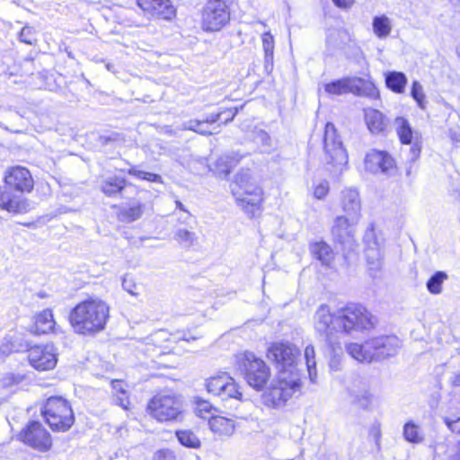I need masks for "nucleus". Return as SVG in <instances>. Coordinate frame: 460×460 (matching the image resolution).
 Wrapping results in <instances>:
<instances>
[{
  "label": "nucleus",
  "instance_id": "nucleus-1",
  "mask_svg": "<svg viewBox=\"0 0 460 460\" xmlns=\"http://www.w3.org/2000/svg\"><path fill=\"white\" fill-rule=\"evenodd\" d=\"M377 319L364 305L349 303L331 312L326 304L321 305L314 314V327L319 339L324 342L328 353L332 356L331 367L336 363V357L342 353L341 334L373 330Z\"/></svg>",
  "mask_w": 460,
  "mask_h": 460
},
{
  "label": "nucleus",
  "instance_id": "nucleus-2",
  "mask_svg": "<svg viewBox=\"0 0 460 460\" xmlns=\"http://www.w3.org/2000/svg\"><path fill=\"white\" fill-rule=\"evenodd\" d=\"M110 317V307L99 298H88L78 303L68 316L75 333L93 335L102 331Z\"/></svg>",
  "mask_w": 460,
  "mask_h": 460
},
{
  "label": "nucleus",
  "instance_id": "nucleus-3",
  "mask_svg": "<svg viewBox=\"0 0 460 460\" xmlns=\"http://www.w3.org/2000/svg\"><path fill=\"white\" fill-rule=\"evenodd\" d=\"M232 194L239 207L249 216L254 217L261 211L262 190L252 177L249 169H242L230 185Z\"/></svg>",
  "mask_w": 460,
  "mask_h": 460
},
{
  "label": "nucleus",
  "instance_id": "nucleus-4",
  "mask_svg": "<svg viewBox=\"0 0 460 460\" xmlns=\"http://www.w3.org/2000/svg\"><path fill=\"white\" fill-rule=\"evenodd\" d=\"M301 387V379L298 370L279 371L276 380L264 393V402L268 406L279 408Z\"/></svg>",
  "mask_w": 460,
  "mask_h": 460
},
{
  "label": "nucleus",
  "instance_id": "nucleus-5",
  "mask_svg": "<svg viewBox=\"0 0 460 460\" xmlns=\"http://www.w3.org/2000/svg\"><path fill=\"white\" fill-rule=\"evenodd\" d=\"M41 413L53 431L65 432L75 422V416L70 403L60 396L49 397Z\"/></svg>",
  "mask_w": 460,
  "mask_h": 460
},
{
  "label": "nucleus",
  "instance_id": "nucleus-6",
  "mask_svg": "<svg viewBox=\"0 0 460 460\" xmlns=\"http://www.w3.org/2000/svg\"><path fill=\"white\" fill-rule=\"evenodd\" d=\"M148 413L160 422L181 421L183 410L181 399L174 394H158L148 402Z\"/></svg>",
  "mask_w": 460,
  "mask_h": 460
},
{
  "label": "nucleus",
  "instance_id": "nucleus-7",
  "mask_svg": "<svg viewBox=\"0 0 460 460\" xmlns=\"http://www.w3.org/2000/svg\"><path fill=\"white\" fill-rule=\"evenodd\" d=\"M238 368L243 374L247 384L260 391L270 377V370L264 360L252 352H245L238 358Z\"/></svg>",
  "mask_w": 460,
  "mask_h": 460
},
{
  "label": "nucleus",
  "instance_id": "nucleus-8",
  "mask_svg": "<svg viewBox=\"0 0 460 460\" xmlns=\"http://www.w3.org/2000/svg\"><path fill=\"white\" fill-rule=\"evenodd\" d=\"M230 20L226 0H208L203 8L201 27L206 31H218Z\"/></svg>",
  "mask_w": 460,
  "mask_h": 460
},
{
  "label": "nucleus",
  "instance_id": "nucleus-9",
  "mask_svg": "<svg viewBox=\"0 0 460 460\" xmlns=\"http://www.w3.org/2000/svg\"><path fill=\"white\" fill-rule=\"evenodd\" d=\"M323 149L325 160L334 167H341L348 162V154L334 125L328 122L323 134Z\"/></svg>",
  "mask_w": 460,
  "mask_h": 460
},
{
  "label": "nucleus",
  "instance_id": "nucleus-10",
  "mask_svg": "<svg viewBox=\"0 0 460 460\" xmlns=\"http://www.w3.org/2000/svg\"><path fill=\"white\" fill-rule=\"evenodd\" d=\"M24 350L28 352L29 364L38 371H49L57 366L58 352L52 343L31 346L25 341Z\"/></svg>",
  "mask_w": 460,
  "mask_h": 460
},
{
  "label": "nucleus",
  "instance_id": "nucleus-11",
  "mask_svg": "<svg viewBox=\"0 0 460 460\" xmlns=\"http://www.w3.org/2000/svg\"><path fill=\"white\" fill-rule=\"evenodd\" d=\"M298 355V349L289 342L272 343L267 350L268 358L276 364L279 371L297 370L295 364Z\"/></svg>",
  "mask_w": 460,
  "mask_h": 460
},
{
  "label": "nucleus",
  "instance_id": "nucleus-12",
  "mask_svg": "<svg viewBox=\"0 0 460 460\" xmlns=\"http://www.w3.org/2000/svg\"><path fill=\"white\" fill-rule=\"evenodd\" d=\"M358 220L346 216H337L333 219L331 228L332 240L343 249H352L355 243L356 226Z\"/></svg>",
  "mask_w": 460,
  "mask_h": 460
},
{
  "label": "nucleus",
  "instance_id": "nucleus-13",
  "mask_svg": "<svg viewBox=\"0 0 460 460\" xmlns=\"http://www.w3.org/2000/svg\"><path fill=\"white\" fill-rule=\"evenodd\" d=\"M373 361L383 360L398 354L402 341L395 335H381L367 340Z\"/></svg>",
  "mask_w": 460,
  "mask_h": 460
},
{
  "label": "nucleus",
  "instance_id": "nucleus-14",
  "mask_svg": "<svg viewBox=\"0 0 460 460\" xmlns=\"http://www.w3.org/2000/svg\"><path fill=\"white\" fill-rule=\"evenodd\" d=\"M206 387L209 394L218 396L222 400L229 398L240 400L242 397V393L239 391L237 384L227 373H221L208 378Z\"/></svg>",
  "mask_w": 460,
  "mask_h": 460
},
{
  "label": "nucleus",
  "instance_id": "nucleus-15",
  "mask_svg": "<svg viewBox=\"0 0 460 460\" xmlns=\"http://www.w3.org/2000/svg\"><path fill=\"white\" fill-rule=\"evenodd\" d=\"M22 441L40 451H47L51 447V438L42 424L37 420L30 421L21 433Z\"/></svg>",
  "mask_w": 460,
  "mask_h": 460
},
{
  "label": "nucleus",
  "instance_id": "nucleus-16",
  "mask_svg": "<svg viewBox=\"0 0 460 460\" xmlns=\"http://www.w3.org/2000/svg\"><path fill=\"white\" fill-rule=\"evenodd\" d=\"M5 185L21 193L30 192L33 189V179L28 169L16 166L7 171L4 176Z\"/></svg>",
  "mask_w": 460,
  "mask_h": 460
},
{
  "label": "nucleus",
  "instance_id": "nucleus-17",
  "mask_svg": "<svg viewBox=\"0 0 460 460\" xmlns=\"http://www.w3.org/2000/svg\"><path fill=\"white\" fill-rule=\"evenodd\" d=\"M365 166L373 173H388L394 166V160L386 151L373 149L366 155Z\"/></svg>",
  "mask_w": 460,
  "mask_h": 460
},
{
  "label": "nucleus",
  "instance_id": "nucleus-18",
  "mask_svg": "<svg viewBox=\"0 0 460 460\" xmlns=\"http://www.w3.org/2000/svg\"><path fill=\"white\" fill-rule=\"evenodd\" d=\"M374 237L373 231L367 232L365 235V242L367 246L365 251L366 260L368 267L369 275L372 278L379 277V273L382 269V252L378 243L374 240L370 241Z\"/></svg>",
  "mask_w": 460,
  "mask_h": 460
},
{
  "label": "nucleus",
  "instance_id": "nucleus-19",
  "mask_svg": "<svg viewBox=\"0 0 460 460\" xmlns=\"http://www.w3.org/2000/svg\"><path fill=\"white\" fill-rule=\"evenodd\" d=\"M138 6L152 16L171 20L175 16V8L170 0H137Z\"/></svg>",
  "mask_w": 460,
  "mask_h": 460
},
{
  "label": "nucleus",
  "instance_id": "nucleus-20",
  "mask_svg": "<svg viewBox=\"0 0 460 460\" xmlns=\"http://www.w3.org/2000/svg\"><path fill=\"white\" fill-rule=\"evenodd\" d=\"M8 186L0 187V208L11 213H25L30 209V204L21 195L11 192Z\"/></svg>",
  "mask_w": 460,
  "mask_h": 460
},
{
  "label": "nucleus",
  "instance_id": "nucleus-21",
  "mask_svg": "<svg viewBox=\"0 0 460 460\" xmlns=\"http://www.w3.org/2000/svg\"><path fill=\"white\" fill-rule=\"evenodd\" d=\"M341 207L342 210L346 213V217L360 218L361 201L357 190L346 189L342 191Z\"/></svg>",
  "mask_w": 460,
  "mask_h": 460
},
{
  "label": "nucleus",
  "instance_id": "nucleus-22",
  "mask_svg": "<svg viewBox=\"0 0 460 460\" xmlns=\"http://www.w3.org/2000/svg\"><path fill=\"white\" fill-rule=\"evenodd\" d=\"M365 121L368 130L374 135L385 133L389 125V119L376 109L365 110Z\"/></svg>",
  "mask_w": 460,
  "mask_h": 460
},
{
  "label": "nucleus",
  "instance_id": "nucleus-23",
  "mask_svg": "<svg viewBox=\"0 0 460 460\" xmlns=\"http://www.w3.org/2000/svg\"><path fill=\"white\" fill-rule=\"evenodd\" d=\"M208 426L212 432L219 436H231L235 429L234 420L222 416H211Z\"/></svg>",
  "mask_w": 460,
  "mask_h": 460
},
{
  "label": "nucleus",
  "instance_id": "nucleus-24",
  "mask_svg": "<svg viewBox=\"0 0 460 460\" xmlns=\"http://www.w3.org/2000/svg\"><path fill=\"white\" fill-rule=\"evenodd\" d=\"M55 321L52 311L45 309L35 316L32 332L36 334H45L54 329Z\"/></svg>",
  "mask_w": 460,
  "mask_h": 460
},
{
  "label": "nucleus",
  "instance_id": "nucleus-25",
  "mask_svg": "<svg viewBox=\"0 0 460 460\" xmlns=\"http://www.w3.org/2000/svg\"><path fill=\"white\" fill-rule=\"evenodd\" d=\"M128 185V181L123 177L109 176L101 182L102 191L108 197H113L122 192Z\"/></svg>",
  "mask_w": 460,
  "mask_h": 460
},
{
  "label": "nucleus",
  "instance_id": "nucleus-26",
  "mask_svg": "<svg viewBox=\"0 0 460 460\" xmlns=\"http://www.w3.org/2000/svg\"><path fill=\"white\" fill-rule=\"evenodd\" d=\"M311 252L323 265L329 267L333 261L332 249L325 242L321 241L313 243L311 245Z\"/></svg>",
  "mask_w": 460,
  "mask_h": 460
},
{
  "label": "nucleus",
  "instance_id": "nucleus-27",
  "mask_svg": "<svg viewBox=\"0 0 460 460\" xmlns=\"http://www.w3.org/2000/svg\"><path fill=\"white\" fill-rule=\"evenodd\" d=\"M346 351L348 354L360 362H372L371 349L367 348V341L360 344L357 342H350L346 345Z\"/></svg>",
  "mask_w": 460,
  "mask_h": 460
},
{
  "label": "nucleus",
  "instance_id": "nucleus-28",
  "mask_svg": "<svg viewBox=\"0 0 460 460\" xmlns=\"http://www.w3.org/2000/svg\"><path fill=\"white\" fill-rule=\"evenodd\" d=\"M174 240L183 249H190L199 243V237L195 232L184 227H179L174 233Z\"/></svg>",
  "mask_w": 460,
  "mask_h": 460
},
{
  "label": "nucleus",
  "instance_id": "nucleus-29",
  "mask_svg": "<svg viewBox=\"0 0 460 460\" xmlns=\"http://www.w3.org/2000/svg\"><path fill=\"white\" fill-rule=\"evenodd\" d=\"M403 438L411 444H420L424 441V433L421 428L414 421L409 420L403 425Z\"/></svg>",
  "mask_w": 460,
  "mask_h": 460
},
{
  "label": "nucleus",
  "instance_id": "nucleus-30",
  "mask_svg": "<svg viewBox=\"0 0 460 460\" xmlns=\"http://www.w3.org/2000/svg\"><path fill=\"white\" fill-rule=\"evenodd\" d=\"M243 156L238 153H232L221 156L217 162V170L220 175L228 176L232 169L239 163Z\"/></svg>",
  "mask_w": 460,
  "mask_h": 460
},
{
  "label": "nucleus",
  "instance_id": "nucleus-31",
  "mask_svg": "<svg viewBox=\"0 0 460 460\" xmlns=\"http://www.w3.org/2000/svg\"><path fill=\"white\" fill-rule=\"evenodd\" d=\"M385 84L393 92L402 93L404 92L407 77L402 72H388L385 75Z\"/></svg>",
  "mask_w": 460,
  "mask_h": 460
},
{
  "label": "nucleus",
  "instance_id": "nucleus-32",
  "mask_svg": "<svg viewBox=\"0 0 460 460\" xmlns=\"http://www.w3.org/2000/svg\"><path fill=\"white\" fill-rule=\"evenodd\" d=\"M394 123L396 126L397 135L402 144H411L413 139V131L409 121L402 117H397Z\"/></svg>",
  "mask_w": 460,
  "mask_h": 460
},
{
  "label": "nucleus",
  "instance_id": "nucleus-33",
  "mask_svg": "<svg viewBox=\"0 0 460 460\" xmlns=\"http://www.w3.org/2000/svg\"><path fill=\"white\" fill-rule=\"evenodd\" d=\"M372 25L374 33L380 39H385L391 33L392 23L390 19L385 14L375 16Z\"/></svg>",
  "mask_w": 460,
  "mask_h": 460
},
{
  "label": "nucleus",
  "instance_id": "nucleus-34",
  "mask_svg": "<svg viewBox=\"0 0 460 460\" xmlns=\"http://www.w3.org/2000/svg\"><path fill=\"white\" fill-rule=\"evenodd\" d=\"M448 279V275L442 270H438L430 276L426 283L428 291L432 295L442 292V285Z\"/></svg>",
  "mask_w": 460,
  "mask_h": 460
},
{
  "label": "nucleus",
  "instance_id": "nucleus-35",
  "mask_svg": "<svg viewBox=\"0 0 460 460\" xmlns=\"http://www.w3.org/2000/svg\"><path fill=\"white\" fill-rule=\"evenodd\" d=\"M176 437L180 444L183 447L189 448H199L201 446L199 438L190 429L177 430Z\"/></svg>",
  "mask_w": 460,
  "mask_h": 460
},
{
  "label": "nucleus",
  "instance_id": "nucleus-36",
  "mask_svg": "<svg viewBox=\"0 0 460 460\" xmlns=\"http://www.w3.org/2000/svg\"><path fill=\"white\" fill-rule=\"evenodd\" d=\"M325 91L330 94L341 95L350 92L348 79H339L325 84Z\"/></svg>",
  "mask_w": 460,
  "mask_h": 460
},
{
  "label": "nucleus",
  "instance_id": "nucleus-37",
  "mask_svg": "<svg viewBox=\"0 0 460 460\" xmlns=\"http://www.w3.org/2000/svg\"><path fill=\"white\" fill-rule=\"evenodd\" d=\"M253 140L261 145L263 153H270L273 149L271 137L263 129L254 131Z\"/></svg>",
  "mask_w": 460,
  "mask_h": 460
},
{
  "label": "nucleus",
  "instance_id": "nucleus-38",
  "mask_svg": "<svg viewBox=\"0 0 460 460\" xmlns=\"http://www.w3.org/2000/svg\"><path fill=\"white\" fill-rule=\"evenodd\" d=\"M421 152V146L419 142H414L412 146L409 149V154L407 157V168H406V175L410 176L413 171L414 164L420 157Z\"/></svg>",
  "mask_w": 460,
  "mask_h": 460
},
{
  "label": "nucleus",
  "instance_id": "nucleus-39",
  "mask_svg": "<svg viewBox=\"0 0 460 460\" xmlns=\"http://www.w3.org/2000/svg\"><path fill=\"white\" fill-rule=\"evenodd\" d=\"M127 172L140 180H146L151 182H162V177L159 174L138 170L136 166H131Z\"/></svg>",
  "mask_w": 460,
  "mask_h": 460
},
{
  "label": "nucleus",
  "instance_id": "nucleus-40",
  "mask_svg": "<svg viewBox=\"0 0 460 460\" xmlns=\"http://www.w3.org/2000/svg\"><path fill=\"white\" fill-rule=\"evenodd\" d=\"M196 412L197 415L202 419L211 418L210 415L213 414V411H217V409L212 406V404L205 400L198 398L196 401Z\"/></svg>",
  "mask_w": 460,
  "mask_h": 460
},
{
  "label": "nucleus",
  "instance_id": "nucleus-41",
  "mask_svg": "<svg viewBox=\"0 0 460 460\" xmlns=\"http://www.w3.org/2000/svg\"><path fill=\"white\" fill-rule=\"evenodd\" d=\"M411 95L421 110H424L426 108V95L423 92L422 85L420 84V82L413 81L411 90Z\"/></svg>",
  "mask_w": 460,
  "mask_h": 460
},
{
  "label": "nucleus",
  "instance_id": "nucleus-42",
  "mask_svg": "<svg viewBox=\"0 0 460 460\" xmlns=\"http://www.w3.org/2000/svg\"><path fill=\"white\" fill-rule=\"evenodd\" d=\"M143 213L142 205L137 203L120 212L121 220L126 222H133L138 219Z\"/></svg>",
  "mask_w": 460,
  "mask_h": 460
},
{
  "label": "nucleus",
  "instance_id": "nucleus-43",
  "mask_svg": "<svg viewBox=\"0 0 460 460\" xmlns=\"http://www.w3.org/2000/svg\"><path fill=\"white\" fill-rule=\"evenodd\" d=\"M19 39L23 43L33 45L36 42L35 30L32 27L24 26L19 34Z\"/></svg>",
  "mask_w": 460,
  "mask_h": 460
},
{
  "label": "nucleus",
  "instance_id": "nucleus-44",
  "mask_svg": "<svg viewBox=\"0 0 460 460\" xmlns=\"http://www.w3.org/2000/svg\"><path fill=\"white\" fill-rule=\"evenodd\" d=\"M443 421L450 431L460 434V416L456 418L445 416Z\"/></svg>",
  "mask_w": 460,
  "mask_h": 460
},
{
  "label": "nucleus",
  "instance_id": "nucleus-45",
  "mask_svg": "<svg viewBox=\"0 0 460 460\" xmlns=\"http://www.w3.org/2000/svg\"><path fill=\"white\" fill-rule=\"evenodd\" d=\"M314 355V348L312 345L306 346L305 349V358L306 359V365L310 375L312 373V368L315 367Z\"/></svg>",
  "mask_w": 460,
  "mask_h": 460
},
{
  "label": "nucleus",
  "instance_id": "nucleus-46",
  "mask_svg": "<svg viewBox=\"0 0 460 460\" xmlns=\"http://www.w3.org/2000/svg\"><path fill=\"white\" fill-rule=\"evenodd\" d=\"M371 394L367 391L357 395L354 400V402L362 409H367L371 404Z\"/></svg>",
  "mask_w": 460,
  "mask_h": 460
},
{
  "label": "nucleus",
  "instance_id": "nucleus-47",
  "mask_svg": "<svg viewBox=\"0 0 460 460\" xmlns=\"http://www.w3.org/2000/svg\"><path fill=\"white\" fill-rule=\"evenodd\" d=\"M24 350V344L21 343L16 345L14 342L9 345L8 343H3L0 346V352L4 355H9L12 352H19Z\"/></svg>",
  "mask_w": 460,
  "mask_h": 460
},
{
  "label": "nucleus",
  "instance_id": "nucleus-48",
  "mask_svg": "<svg viewBox=\"0 0 460 460\" xmlns=\"http://www.w3.org/2000/svg\"><path fill=\"white\" fill-rule=\"evenodd\" d=\"M329 191V184L328 181L320 182L314 190V195L316 199H323Z\"/></svg>",
  "mask_w": 460,
  "mask_h": 460
},
{
  "label": "nucleus",
  "instance_id": "nucleus-49",
  "mask_svg": "<svg viewBox=\"0 0 460 460\" xmlns=\"http://www.w3.org/2000/svg\"><path fill=\"white\" fill-rule=\"evenodd\" d=\"M262 46L264 52H273L274 40L273 36L270 32H265L262 35Z\"/></svg>",
  "mask_w": 460,
  "mask_h": 460
},
{
  "label": "nucleus",
  "instance_id": "nucleus-50",
  "mask_svg": "<svg viewBox=\"0 0 460 460\" xmlns=\"http://www.w3.org/2000/svg\"><path fill=\"white\" fill-rule=\"evenodd\" d=\"M450 197L453 199L454 205L460 213V182L452 186L450 190Z\"/></svg>",
  "mask_w": 460,
  "mask_h": 460
},
{
  "label": "nucleus",
  "instance_id": "nucleus-51",
  "mask_svg": "<svg viewBox=\"0 0 460 460\" xmlns=\"http://www.w3.org/2000/svg\"><path fill=\"white\" fill-rule=\"evenodd\" d=\"M113 402H114V404L120 406L123 409H128L129 401L127 396V393H124V396L121 395L120 394H113Z\"/></svg>",
  "mask_w": 460,
  "mask_h": 460
},
{
  "label": "nucleus",
  "instance_id": "nucleus-52",
  "mask_svg": "<svg viewBox=\"0 0 460 460\" xmlns=\"http://www.w3.org/2000/svg\"><path fill=\"white\" fill-rule=\"evenodd\" d=\"M206 122L199 119H190L183 124V129L197 132L199 126H205Z\"/></svg>",
  "mask_w": 460,
  "mask_h": 460
},
{
  "label": "nucleus",
  "instance_id": "nucleus-53",
  "mask_svg": "<svg viewBox=\"0 0 460 460\" xmlns=\"http://www.w3.org/2000/svg\"><path fill=\"white\" fill-rule=\"evenodd\" d=\"M363 93L371 98H376L378 96V91L372 83H367L364 84Z\"/></svg>",
  "mask_w": 460,
  "mask_h": 460
},
{
  "label": "nucleus",
  "instance_id": "nucleus-54",
  "mask_svg": "<svg viewBox=\"0 0 460 460\" xmlns=\"http://www.w3.org/2000/svg\"><path fill=\"white\" fill-rule=\"evenodd\" d=\"M243 108V105L240 106V107H234V108H230V109H227L226 110V114L227 113L228 115H226V118H224V123L226 124L230 121H232L234 117L236 116V114L238 113V111L240 110H242Z\"/></svg>",
  "mask_w": 460,
  "mask_h": 460
},
{
  "label": "nucleus",
  "instance_id": "nucleus-55",
  "mask_svg": "<svg viewBox=\"0 0 460 460\" xmlns=\"http://www.w3.org/2000/svg\"><path fill=\"white\" fill-rule=\"evenodd\" d=\"M226 114V111H221L219 113H212L207 116L205 119H202L206 122V125H212L222 119L223 115Z\"/></svg>",
  "mask_w": 460,
  "mask_h": 460
},
{
  "label": "nucleus",
  "instance_id": "nucleus-56",
  "mask_svg": "<svg viewBox=\"0 0 460 460\" xmlns=\"http://www.w3.org/2000/svg\"><path fill=\"white\" fill-rule=\"evenodd\" d=\"M264 67L267 72L273 68V52H264Z\"/></svg>",
  "mask_w": 460,
  "mask_h": 460
},
{
  "label": "nucleus",
  "instance_id": "nucleus-57",
  "mask_svg": "<svg viewBox=\"0 0 460 460\" xmlns=\"http://www.w3.org/2000/svg\"><path fill=\"white\" fill-rule=\"evenodd\" d=\"M332 2L339 8L347 9L354 4L355 0H332Z\"/></svg>",
  "mask_w": 460,
  "mask_h": 460
},
{
  "label": "nucleus",
  "instance_id": "nucleus-58",
  "mask_svg": "<svg viewBox=\"0 0 460 460\" xmlns=\"http://www.w3.org/2000/svg\"><path fill=\"white\" fill-rule=\"evenodd\" d=\"M122 287L129 294H136V292L133 289V288H135V285L131 282V280H128L126 277L122 279Z\"/></svg>",
  "mask_w": 460,
  "mask_h": 460
},
{
  "label": "nucleus",
  "instance_id": "nucleus-59",
  "mask_svg": "<svg viewBox=\"0 0 460 460\" xmlns=\"http://www.w3.org/2000/svg\"><path fill=\"white\" fill-rule=\"evenodd\" d=\"M112 388L114 394H120L121 395L124 396V393H127V391L122 387V384L119 381H113Z\"/></svg>",
  "mask_w": 460,
  "mask_h": 460
},
{
  "label": "nucleus",
  "instance_id": "nucleus-60",
  "mask_svg": "<svg viewBox=\"0 0 460 460\" xmlns=\"http://www.w3.org/2000/svg\"><path fill=\"white\" fill-rule=\"evenodd\" d=\"M449 381H450V384L452 385V386L460 387V372L453 373Z\"/></svg>",
  "mask_w": 460,
  "mask_h": 460
},
{
  "label": "nucleus",
  "instance_id": "nucleus-61",
  "mask_svg": "<svg viewBox=\"0 0 460 460\" xmlns=\"http://www.w3.org/2000/svg\"><path fill=\"white\" fill-rule=\"evenodd\" d=\"M117 136H118L117 133H113L111 136H101L100 137V142L102 145H107L110 142L115 141L117 139Z\"/></svg>",
  "mask_w": 460,
  "mask_h": 460
},
{
  "label": "nucleus",
  "instance_id": "nucleus-62",
  "mask_svg": "<svg viewBox=\"0 0 460 460\" xmlns=\"http://www.w3.org/2000/svg\"><path fill=\"white\" fill-rule=\"evenodd\" d=\"M208 125L199 126L197 133L204 135V136L211 135L212 131L208 129Z\"/></svg>",
  "mask_w": 460,
  "mask_h": 460
},
{
  "label": "nucleus",
  "instance_id": "nucleus-63",
  "mask_svg": "<svg viewBox=\"0 0 460 460\" xmlns=\"http://www.w3.org/2000/svg\"><path fill=\"white\" fill-rule=\"evenodd\" d=\"M175 203H176V208H179L180 210H181V211L186 213V218L185 219L191 217L190 214L186 210L185 207L183 206V204L181 201L177 200Z\"/></svg>",
  "mask_w": 460,
  "mask_h": 460
},
{
  "label": "nucleus",
  "instance_id": "nucleus-64",
  "mask_svg": "<svg viewBox=\"0 0 460 460\" xmlns=\"http://www.w3.org/2000/svg\"><path fill=\"white\" fill-rule=\"evenodd\" d=\"M449 460H460V441L458 444V450H457L456 454L454 455L453 456H451Z\"/></svg>",
  "mask_w": 460,
  "mask_h": 460
}]
</instances>
